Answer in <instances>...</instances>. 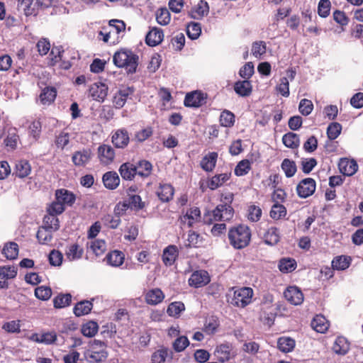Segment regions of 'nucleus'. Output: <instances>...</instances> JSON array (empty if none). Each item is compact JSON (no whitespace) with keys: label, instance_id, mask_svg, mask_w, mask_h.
Returning a JSON list of instances; mask_svg holds the SVG:
<instances>
[{"label":"nucleus","instance_id":"f257e3e1","mask_svg":"<svg viewBox=\"0 0 363 363\" xmlns=\"http://www.w3.org/2000/svg\"><path fill=\"white\" fill-rule=\"evenodd\" d=\"M113 62L118 68H123L126 73L134 74L137 72L139 57L131 50L121 48L113 56Z\"/></svg>","mask_w":363,"mask_h":363},{"label":"nucleus","instance_id":"f03ea898","mask_svg":"<svg viewBox=\"0 0 363 363\" xmlns=\"http://www.w3.org/2000/svg\"><path fill=\"white\" fill-rule=\"evenodd\" d=\"M251 237L250 228L244 224H239L230 228L228 233L229 243L235 250H241L247 247L250 243Z\"/></svg>","mask_w":363,"mask_h":363},{"label":"nucleus","instance_id":"7ed1b4c3","mask_svg":"<svg viewBox=\"0 0 363 363\" xmlns=\"http://www.w3.org/2000/svg\"><path fill=\"white\" fill-rule=\"evenodd\" d=\"M233 206L218 204L213 210L203 213V221L206 225H211L216 221L228 222L233 219Z\"/></svg>","mask_w":363,"mask_h":363},{"label":"nucleus","instance_id":"20e7f679","mask_svg":"<svg viewBox=\"0 0 363 363\" xmlns=\"http://www.w3.org/2000/svg\"><path fill=\"white\" fill-rule=\"evenodd\" d=\"M254 295L250 287H240L235 289L232 297L228 298V302L235 307L244 308L251 302Z\"/></svg>","mask_w":363,"mask_h":363},{"label":"nucleus","instance_id":"39448f33","mask_svg":"<svg viewBox=\"0 0 363 363\" xmlns=\"http://www.w3.org/2000/svg\"><path fill=\"white\" fill-rule=\"evenodd\" d=\"M316 189V182L311 177L301 180L296 186L298 196L302 199H306L312 196Z\"/></svg>","mask_w":363,"mask_h":363},{"label":"nucleus","instance_id":"423d86ee","mask_svg":"<svg viewBox=\"0 0 363 363\" xmlns=\"http://www.w3.org/2000/svg\"><path fill=\"white\" fill-rule=\"evenodd\" d=\"M130 140V135L125 128H118L112 133L111 143L116 148L125 149Z\"/></svg>","mask_w":363,"mask_h":363},{"label":"nucleus","instance_id":"0eeeda50","mask_svg":"<svg viewBox=\"0 0 363 363\" xmlns=\"http://www.w3.org/2000/svg\"><path fill=\"white\" fill-rule=\"evenodd\" d=\"M115 150L109 145L102 144L97 148V156L101 164H111L115 159Z\"/></svg>","mask_w":363,"mask_h":363},{"label":"nucleus","instance_id":"6e6552de","mask_svg":"<svg viewBox=\"0 0 363 363\" xmlns=\"http://www.w3.org/2000/svg\"><path fill=\"white\" fill-rule=\"evenodd\" d=\"M206 94L198 90L187 93L184 104L186 107L199 108L206 103Z\"/></svg>","mask_w":363,"mask_h":363},{"label":"nucleus","instance_id":"1a4fd4ad","mask_svg":"<svg viewBox=\"0 0 363 363\" xmlns=\"http://www.w3.org/2000/svg\"><path fill=\"white\" fill-rule=\"evenodd\" d=\"M208 273L205 270H199L193 272L189 279V284L195 288L202 287L210 282Z\"/></svg>","mask_w":363,"mask_h":363},{"label":"nucleus","instance_id":"9d476101","mask_svg":"<svg viewBox=\"0 0 363 363\" xmlns=\"http://www.w3.org/2000/svg\"><path fill=\"white\" fill-rule=\"evenodd\" d=\"M285 298L295 306L300 305L303 301V294L296 286H289L284 292Z\"/></svg>","mask_w":363,"mask_h":363},{"label":"nucleus","instance_id":"9b49d317","mask_svg":"<svg viewBox=\"0 0 363 363\" xmlns=\"http://www.w3.org/2000/svg\"><path fill=\"white\" fill-rule=\"evenodd\" d=\"M92 152L89 148H83L74 152L72 157V162L75 166L84 167L91 159Z\"/></svg>","mask_w":363,"mask_h":363},{"label":"nucleus","instance_id":"f8f14e48","mask_svg":"<svg viewBox=\"0 0 363 363\" xmlns=\"http://www.w3.org/2000/svg\"><path fill=\"white\" fill-rule=\"evenodd\" d=\"M134 89L130 87H125L119 89L113 98V104L116 108H121L125 104L129 96L132 95Z\"/></svg>","mask_w":363,"mask_h":363},{"label":"nucleus","instance_id":"ddd939ff","mask_svg":"<svg viewBox=\"0 0 363 363\" xmlns=\"http://www.w3.org/2000/svg\"><path fill=\"white\" fill-rule=\"evenodd\" d=\"M29 339L37 343L45 345H51L56 342L57 339V333L54 331L46 332L43 333H33Z\"/></svg>","mask_w":363,"mask_h":363},{"label":"nucleus","instance_id":"4468645a","mask_svg":"<svg viewBox=\"0 0 363 363\" xmlns=\"http://www.w3.org/2000/svg\"><path fill=\"white\" fill-rule=\"evenodd\" d=\"M89 94L94 100L104 101L108 94V86L104 83H95L91 86Z\"/></svg>","mask_w":363,"mask_h":363},{"label":"nucleus","instance_id":"2eb2a0df","mask_svg":"<svg viewBox=\"0 0 363 363\" xmlns=\"http://www.w3.org/2000/svg\"><path fill=\"white\" fill-rule=\"evenodd\" d=\"M179 256V250L176 245H170L163 250L162 259L164 264L167 267L174 264Z\"/></svg>","mask_w":363,"mask_h":363},{"label":"nucleus","instance_id":"dca6fc26","mask_svg":"<svg viewBox=\"0 0 363 363\" xmlns=\"http://www.w3.org/2000/svg\"><path fill=\"white\" fill-rule=\"evenodd\" d=\"M57 91L54 86H45L42 89L39 99L40 103L45 106H50L53 104L57 97Z\"/></svg>","mask_w":363,"mask_h":363},{"label":"nucleus","instance_id":"f3484780","mask_svg":"<svg viewBox=\"0 0 363 363\" xmlns=\"http://www.w3.org/2000/svg\"><path fill=\"white\" fill-rule=\"evenodd\" d=\"M338 167L340 172L345 176H352L358 169L357 162L354 160L347 158L341 159Z\"/></svg>","mask_w":363,"mask_h":363},{"label":"nucleus","instance_id":"a211bd4d","mask_svg":"<svg viewBox=\"0 0 363 363\" xmlns=\"http://www.w3.org/2000/svg\"><path fill=\"white\" fill-rule=\"evenodd\" d=\"M55 199L60 201L65 206H72L76 200L75 195L65 189H60L55 191Z\"/></svg>","mask_w":363,"mask_h":363},{"label":"nucleus","instance_id":"6ab92c4d","mask_svg":"<svg viewBox=\"0 0 363 363\" xmlns=\"http://www.w3.org/2000/svg\"><path fill=\"white\" fill-rule=\"evenodd\" d=\"M163 38V30L161 28H153L146 35L145 43L149 46L155 47L161 43Z\"/></svg>","mask_w":363,"mask_h":363},{"label":"nucleus","instance_id":"aec40b11","mask_svg":"<svg viewBox=\"0 0 363 363\" xmlns=\"http://www.w3.org/2000/svg\"><path fill=\"white\" fill-rule=\"evenodd\" d=\"M156 194L162 202H169L173 199L174 189L171 184H160Z\"/></svg>","mask_w":363,"mask_h":363},{"label":"nucleus","instance_id":"412c9836","mask_svg":"<svg viewBox=\"0 0 363 363\" xmlns=\"http://www.w3.org/2000/svg\"><path fill=\"white\" fill-rule=\"evenodd\" d=\"M164 298V294L159 288H155L147 291L145 294V302L152 306L157 305L162 302Z\"/></svg>","mask_w":363,"mask_h":363},{"label":"nucleus","instance_id":"4be33fe9","mask_svg":"<svg viewBox=\"0 0 363 363\" xmlns=\"http://www.w3.org/2000/svg\"><path fill=\"white\" fill-rule=\"evenodd\" d=\"M232 347L228 343H223L218 345L215 350L214 354L217 359L223 363L231 359Z\"/></svg>","mask_w":363,"mask_h":363},{"label":"nucleus","instance_id":"5701e85b","mask_svg":"<svg viewBox=\"0 0 363 363\" xmlns=\"http://www.w3.org/2000/svg\"><path fill=\"white\" fill-rule=\"evenodd\" d=\"M201 211L198 207H193L189 208L186 213L181 216L182 223H187L189 227H192L193 225L199 221L201 219Z\"/></svg>","mask_w":363,"mask_h":363},{"label":"nucleus","instance_id":"b1692460","mask_svg":"<svg viewBox=\"0 0 363 363\" xmlns=\"http://www.w3.org/2000/svg\"><path fill=\"white\" fill-rule=\"evenodd\" d=\"M102 182L106 189L114 190L120 184V178L116 172L109 171L103 175Z\"/></svg>","mask_w":363,"mask_h":363},{"label":"nucleus","instance_id":"393cba45","mask_svg":"<svg viewBox=\"0 0 363 363\" xmlns=\"http://www.w3.org/2000/svg\"><path fill=\"white\" fill-rule=\"evenodd\" d=\"M119 173L121 177L125 180L132 181L138 174L136 165L131 162L123 163L119 167Z\"/></svg>","mask_w":363,"mask_h":363},{"label":"nucleus","instance_id":"a878e982","mask_svg":"<svg viewBox=\"0 0 363 363\" xmlns=\"http://www.w3.org/2000/svg\"><path fill=\"white\" fill-rule=\"evenodd\" d=\"M20 142V138L17 129L15 128H9L6 137L4 140V144L8 150H14L17 148Z\"/></svg>","mask_w":363,"mask_h":363},{"label":"nucleus","instance_id":"bb28decb","mask_svg":"<svg viewBox=\"0 0 363 363\" xmlns=\"http://www.w3.org/2000/svg\"><path fill=\"white\" fill-rule=\"evenodd\" d=\"M233 89L235 92L240 96L247 97L251 95L252 92V85L249 80L238 81L234 84Z\"/></svg>","mask_w":363,"mask_h":363},{"label":"nucleus","instance_id":"cd10ccee","mask_svg":"<svg viewBox=\"0 0 363 363\" xmlns=\"http://www.w3.org/2000/svg\"><path fill=\"white\" fill-rule=\"evenodd\" d=\"M85 359L90 363H99L105 361L108 357L106 350L100 349L99 351L86 350L84 352Z\"/></svg>","mask_w":363,"mask_h":363},{"label":"nucleus","instance_id":"c85d7f7f","mask_svg":"<svg viewBox=\"0 0 363 363\" xmlns=\"http://www.w3.org/2000/svg\"><path fill=\"white\" fill-rule=\"evenodd\" d=\"M230 177L231 172L216 174L208 181L207 186L211 190H215L228 181Z\"/></svg>","mask_w":363,"mask_h":363},{"label":"nucleus","instance_id":"c756f323","mask_svg":"<svg viewBox=\"0 0 363 363\" xmlns=\"http://www.w3.org/2000/svg\"><path fill=\"white\" fill-rule=\"evenodd\" d=\"M31 172V166L26 160H21L16 162L13 174L18 178H26Z\"/></svg>","mask_w":363,"mask_h":363},{"label":"nucleus","instance_id":"7c9ffc66","mask_svg":"<svg viewBox=\"0 0 363 363\" xmlns=\"http://www.w3.org/2000/svg\"><path fill=\"white\" fill-rule=\"evenodd\" d=\"M218 153L216 152H209L205 155L200 163L201 167L207 172H212L216 164Z\"/></svg>","mask_w":363,"mask_h":363},{"label":"nucleus","instance_id":"2f4dec72","mask_svg":"<svg viewBox=\"0 0 363 363\" xmlns=\"http://www.w3.org/2000/svg\"><path fill=\"white\" fill-rule=\"evenodd\" d=\"M312 328L318 333H324L329 328L328 320L322 315H316L311 321Z\"/></svg>","mask_w":363,"mask_h":363},{"label":"nucleus","instance_id":"473e14b6","mask_svg":"<svg viewBox=\"0 0 363 363\" xmlns=\"http://www.w3.org/2000/svg\"><path fill=\"white\" fill-rule=\"evenodd\" d=\"M264 242L268 245H275L280 240L279 230L277 227H270L264 233L263 236Z\"/></svg>","mask_w":363,"mask_h":363},{"label":"nucleus","instance_id":"72a5a7b5","mask_svg":"<svg viewBox=\"0 0 363 363\" xmlns=\"http://www.w3.org/2000/svg\"><path fill=\"white\" fill-rule=\"evenodd\" d=\"M92 308L93 303L91 301L83 300L76 303L73 312L76 316L80 317L89 314Z\"/></svg>","mask_w":363,"mask_h":363},{"label":"nucleus","instance_id":"f704fd0d","mask_svg":"<svg viewBox=\"0 0 363 363\" xmlns=\"http://www.w3.org/2000/svg\"><path fill=\"white\" fill-rule=\"evenodd\" d=\"M124 255L121 251L113 250L106 256L107 263L112 267H119L124 262Z\"/></svg>","mask_w":363,"mask_h":363},{"label":"nucleus","instance_id":"c9c22d12","mask_svg":"<svg viewBox=\"0 0 363 363\" xmlns=\"http://www.w3.org/2000/svg\"><path fill=\"white\" fill-rule=\"evenodd\" d=\"M18 245L15 242H9L6 243L2 250V254L8 259H15L18 255Z\"/></svg>","mask_w":363,"mask_h":363},{"label":"nucleus","instance_id":"e433bc0d","mask_svg":"<svg viewBox=\"0 0 363 363\" xmlns=\"http://www.w3.org/2000/svg\"><path fill=\"white\" fill-rule=\"evenodd\" d=\"M296 345L295 340L289 337H281L278 339L277 347L284 353L291 352Z\"/></svg>","mask_w":363,"mask_h":363},{"label":"nucleus","instance_id":"4c0bfd02","mask_svg":"<svg viewBox=\"0 0 363 363\" xmlns=\"http://www.w3.org/2000/svg\"><path fill=\"white\" fill-rule=\"evenodd\" d=\"M351 260L349 256H337L332 261V267L336 270H345L350 267Z\"/></svg>","mask_w":363,"mask_h":363},{"label":"nucleus","instance_id":"58836bf2","mask_svg":"<svg viewBox=\"0 0 363 363\" xmlns=\"http://www.w3.org/2000/svg\"><path fill=\"white\" fill-rule=\"evenodd\" d=\"M282 142L286 147L295 149L299 146L300 139L296 133L289 132L283 135Z\"/></svg>","mask_w":363,"mask_h":363},{"label":"nucleus","instance_id":"ea45409f","mask_svg":"<svg viewBox=\"0 0 363 363\" xmlns=\"http://www.w3.org/2000/svg\"><path fill=\"white\" fill-rule=\"evenodd\" d=\"M235 121V114L228 111L224 110L221 112L219 118V122L221 126L231 128L234 125Z\"/></svg>","mask_w":363,"mask_h":363},{"label":"nucleus","instance_id":"a19ab883","mask_svg":"<svg viewBox=\"0 0 363 363\" xmlns=\"http://www.w3.org/2000/svg\"><path fill=\"white\" fill-rule=\"evenodd\" d=\"M350 349V344L343 337H338L333 346V350L336 354H345Z\"/></svg>","mask_w":363,"mask_h":363},{"label":"nucleus","instance_id":"79ce46f5","mask_svg":"<svg viewBox=\"0 0 363 363\" xmlns=\"http://www.w3.org/2000/svg\"><path fill=\"white\" fill-rule=\"evenodd\" d=\"M71 301L70 294H60L53 298V306L55 308H62L69 306Z\"/></svg>","mask_w":363,"mask_h":363},{"label":"nucleus","instance_id":"37998d69","mask_svg":"<svg viewBox=\"0 0 363 363\" xmlns=\"http://www.w3.org/2000/svg\"><path fill=\"white\" fill-rule=\"evenodd\" d=\"M296 267V262L293 258H282L279 262V269L283 273L291 272Z\"/></svg>","mask_w":363,"mask_h":363},{"label":"nucleus","instance_id":"c03bdc74","mask_svg":"<svg viewBox=\"0 0 363 363\" xmlns=\"http://www.w3.org/2000/svg\"><path fill=\"white\" fill-rule=\"evenodd\" d=\"M281 167L287 178L294 176L297 171V167L295 162L287 158L282 161Z\"/></svg>","mask_w":363,"mask_h":363},{"label":"nucleus","instance_id":"a18cd8bd","mask_svg":"<svg viewBox=\"0 0 363 363\" xmlns=\"http://www.w3.org/2000/svg\"><path fill=\"white\" fill-rule=\"evenodd\" d=\"M98 323L94 320H89L82 325V333L88 337H94L98 332Z\"/></svg>","mask_w":363,"mask_h":363},{"label":"nucleus","instance_id":"49530a36","mask_svg":"<svg viewBox=\"0 0 363 363\" xmlns=\"http://www.w3.org/2000/svg\"><path fill=\"white\" fill-rule=\"evenodd\" d=\"M52 230L43 226L40 227L36 234L38 242L43 245L48 244L52 239Z\"/></svg>","mask_w":363,"mask_h":363},{"label":"nucleus","instance_id":"de8ad7c7","mask_svg":"<svg viewBox=\"0 0 363 363\" xmlns=\"http://www.w3.org/2000/svg\"><path fill=\"white\" fill-rule=\"evenodd\" d=\"M136 167L138 170V175L140 176L141 177H148L152 173V165L147 160H143L139 161Z\"/></svg>","mask_w":363,"mask_h":363},{"label":"nucleus","instance_id":"09e8293b","mask_svg":"<svg viewBox=\"0 0 363 363\" xmlns=\"http://www.w3.org/2000/svg\"><path fill=\"white\" fill-rule=\"evenodd\" d=\"M286 207L279 203H275L269 212L270 217L274 220H279L286 216Z\"/></svg>","mask_w":363,"mask_h":363},{"label":"nucleus","instance_id":"8fccbe9b","mask_svg":"<svg viewBox=\"0 0 363 363\" xmlns=\"http://www.w3.org/2000/svg\"><path fill=\"white\" fill-rule=\"evenodd\" d=\"M43 227L52 231H56L60 228L59 219L57 218L56 215L48 213V215L45 216L43 218Z\"/></svg>","mask_w":363,"mask_h":363},{"label":"nucleus","instance_id":"3c124183","mask_svg":"<svg viewBox=\"0 0 363 363\" xmlns=\"http://www.w3.org/2000/svg\"><path fill=\"white\" fill-rule=\"evenodd\" d=\"M251 164L247 159L240 161L234 169L235 174L238 177L246 175L252 169Z\"/></svg>","mask_w":363,"mask_h":363},{"label":"nucleus","instance_id":"603ef678","mask_svg":"<svg viewBox=\"0 0 363 363\" xmlns=\"http://www.w3.org/2000/svg\"><path fill=\"white\" fill-rule=\"evenodd\" d=\"M219 325L220 323L218 318L215 316H211L206 320L203 330L208 335H213L216 332Z\"/></svg>","mask_w":363,"mask_h":363},{"label":"nucleus","instance_id":"864d4df0","mask_svg":"<svg viewBox=\"0 0 363 363\" xmlns=\"http://www.w3.org/2000/svg\"><path fill=\"white\" fill-rule=\"evenodd\" d=\"M83 252V249L79 245L72 244L68 247L65 254L69 260H74L81 258Z\"/></svg>","mask_w":363,"mask_h":363},{"label":"nucleus","instance_id":"5fc2aeb1","mask_svg":"<svg viewBox=\"0 0 363 363\" xmlns=\"http://www.w3.org/2000/svg\"><path fill=\"white\" fill-rule=\"evenodd\" d=\"M169 355V349L162 347L154 352L151 356L152 363H163Z\"/></svg>","mask_w":363,"mask_h":363},{"label":"nucleus","instance_id":"6e6d98bb","mask_svg":"<svg viewBox=\"0 0 363 363\" xmlns=\"http://www.w3.org/2000/svg\"><path fill=\"white\" fill-rule=\"evenodd\" d=\"M201 33V26L199 23L191 22L187 25L186 34L191 40L197 39Z\"/></svg>","mask_w":363,"mask_h":363},{"label":"nucleus","instance_id":"4d7b16f0","mask_svg":"<svg viewBox=\"0 0 363 363\" xmlns=\"http://www.w3.org/2000/svg\"><path fill=\"white\" fill-rule=\"evenodd\" d=\"M170 20V13L167 8H160L157 11L156 21L159 24L166 26L169 23Z\"/></svg>","mask_w":363,"mask_h":363},{"label":"nucleus","instance_id":"13d9d810","mask_svg":"<svg viewBox=\"0 0 363 363\" xmlns=\"http://www.w3.org/2000/svg\"><path fill=\"white\" fill-rule=\"evenodd\" d=\"M208 11V6L207 3H203L202 1H201V3L191 10V16L193 18L199 19L201 18L206 14H207Z\"/></svg>","mask_w":363,"mask_h":363},{"label":"nucleus","instance_id":"bf43d9fd","mask_svg":"<svg viewBox=\"0 0 363 363\" xmlns=\"http://www.w3.org/2000/svg\"><path fill=\"white\" fill-rule=\"evenodd\" d=\"M91 250L96 255L100 256L106 250V244L104 240H96L90 244Z\"/></svg>","mask_w":363,"mask_h":363},{"label":"nucleus","instance_id":"052dcab7","mask_svg":"<svg viewBox=\"0 0 363 363\" xmlns=\"http://www.w3.org/2000/svg\"><path fill=\"white\" fill-rule=\"evenodd\" d=\"M64 50L61 46L53 47L50 51V65L55 66L57 62L62 60Z\"/></svg>","mask_w":363,"mask_h":363},{"label":"nucleus","instance_id":"680f3d73","mask_svg":"<svg viewBox=\"0 0 363 363\" xmlns=\"http://www.w3.org/2000/svg\"><path fill=\"white\" fill-rule=\"evenodd\" d=\"M185 309L184 304L180 301L171 303L167 309V313L169 316L177 317L182 311Z\"/></svg>","mask_w":363,"mask_h":363},{"label":"nucleus","instance_id":"e2e57ef3","mask_svg":"<svg viewBox=\"0 0 363 363\" xmlns=\"http://www.w3.org/2000/svg\"><path fill=\"white\" fill-rule=\"evenodd\" d=\"M342 131V125L337 122L331 123L327 128L328 138L333 140L336 139Z\"/></svg>","mask_w":363,"mask_h":363},{"label":"nucleus","instance_id":"0e129e2a","mask_svg":"<svg viewBox=\"0 0 363 363\" xmlns=\"http://www.w3.org/2000/svg\"><path fill=\"white\" fill-rule=\"evenodd\" d=\"M267 51V45L265 42L262 40L255 41L252 45V54L257 58H259L264 55Z\"/></svg>","mask_w":363,"mask_h":363},{"label":"nucleus","instance_id":"69168bd1","mask_svg":"<svg viewBox=\"0 0 363 363\" xmlns=\"http://www.w3.org/2000/svg\"><path fill=\"white\" fill-rule=\"evenodd\" d=\"M189 345V340L186 336H179L172 343V347L176 352L184 351Z\"/></svg>","mask_w":363,"mask_h":363},{"label":"nucleus","instance_id":"338daca9","mask_svg":"<svg viewBox=\"0 0 363 363\" xmlns=\"http://www.w3.org/2000/svg\"><path fill=\"white\" fill-rule=\"evenodd\" d=\"M1 328L9 333H19L21 332V320L5 322Z\"/></svg>","mask_w":363,"mask_h":363},{"label":"nucleus","instance_id":"774afa93","mask_svg":"<svg viewBox=\"0 0 363 363\" xmlns=\"http://www.w3.org/2000/svg\"><path fill=\"white\" fill-rule=\"evenodd\" d=\"M52 295V290L49 286H38L35 289V296L37 298L43 301L48 300Z\"/></svg>","mask_w":363,"mask_h":363}]
</instances>
